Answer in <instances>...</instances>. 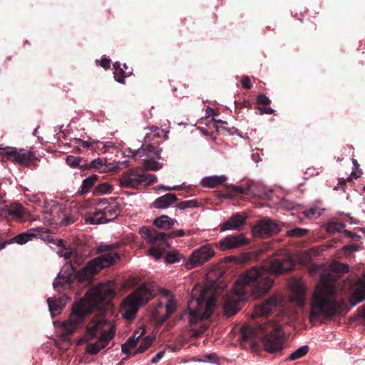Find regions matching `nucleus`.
<instances>
[{
    "label": "nucleus",
    "mask_w": 365,
    "mask_h": 365,
    "mask_svg": "<svg viewBox=\"0 0 365 365\" xmlns=\"http://www.w3.org/2000/svg\"><path fill=\"white\" fill-rule=\"evenodd\" d=\"M241 84L242 87L245 89H250L252 88V83L250 81V78L247 76H243L241 79Z\"/></svg>",
    "instance_id": "obj_53"
},
{
    "label": "nucleus",
    "mask_w": 365,
    "mask_h": 365,
    "mask_svg": "<svg viewBox=\"0 0 365 365\" xmlns=\"http://www.w3.org/2000/svg\"><path fill=\"white\" fill-rule=\"evenodd\" d=\"M153 159L154 158L143 159V165L146 170L157 171L162 168V164Z\"/></svg>",
    "instance_id": "obj_39"
},
{
    "label": "nucleus",
    "mask_w": 365,
    "mask_h": 365,
    "mask_svg": "<svg viewBox=\"0 0 365 365\" xmlns=\"http://www.w3.org/2000/svg\"><path fill=\"white\" fill-rule=\"evenodd\" d=\"M304 213L305 216L309 218L314 217L317 214L319 215V212H318V209L317 207H311L308 210H306L304 211Z\"/></svg>",
    "instance_id": "obj_54"
},
{
    "label": "nucleus",
    "mask_w": 365,
    "mask_h": 365,
    "mask_svg": "<svg viewBox=\"0 0 365 365\" xmlns=\"http://www.w3.org/2000/svg\"><path fill=\"white\" fill-rule=\"evenodd\" d=\"M58 255L61 257H63L66 259H68L72 257L73 252H72V251H71L68 249H64L63 250L59 251Z\"/></svg>",
    "instance_id": "obj_56"
},
{
    "label": "nucleus",
    "mask_w": 365,
    "mask_h": 365,
    "mask_svg": "<svg viewBox=\"0 0 365 365\" xmlns=\"http://www.w3.org/2000/svg\"><path fill=\"white\" fill-rule=\"evenodd\" d=\"M66 163L71 168H79L81 170H85V168L82 167L84 163H82V159L81 158L74 157L73 155H68L66 159Z\"/></svg>",
    "instance_id": "obj_37"
},
{
    "label": "nucleus",
    "mask_w": 365,
    "mask_h": 365,
    "mask_svg": "<svg viewBox=\"0 0 365 365\" xmlns=\"http://www.w3.org/2000/svg\"><path fill=\"white\" fill-rule=\"evenodd\" d=\"M200 206V203L195 200H186L179 202L176 207L179 210H185L186 208H192V207H197Z\"/></svg>",
    "instance_id": "obj_44"
},
{
    "label": "nucleus",
    "mask_w": 365,
    "mask_h": 365,
    "mask_svg": "<svg viewBox=\"0 0 365 365\" xmlns=\"http://www.w3.org/2000/svg\"><path fill=\"white\" fill-rule=\"evenodd\" d=\"M143 175L144 177L143 182H146L147 185H151L157 182V177L155 175H146L143 172Z\"/></svg>",
    "instance_id": "obj_48"
},
{
    "label": "nucleus",
    "mask_w": 365,
    "mask_h": 365,
    "mask_svg": "<svg viewBox=\"0 0 365 365\" xmlns=\"http://www.w3.org/2000/svg\"><path fill=\"white\" fill-rule=\"evenodd\" d=\"M229 189H230L233 195H248L250 192V188L249 187H242L241 186H237L231 185L229 187Z\"/></svg>",
    "instance_id": "obj_46"
},
{
    "label": "nucleus",
    "mask_w": 365,
    "mask_h": 365,
    "mask_svg": "<svg viewBox=\"0 0 365 365\" xmlns=\"http://www.w3.org/2000/svg\"><path fill=\"white\" fill-rule=\"evenodd\" d=\"M93 147H92V150H95L96 152L101 151L102 153H105L106 151V145L103 142H101L97 140H93Z\"/></svg>",
    "instance_id": "obj_49"
},
{
    "label": "nucleus",
    "mask_w": 365,
    "mask_h": 365,
    "mask_svg": "<svg viewBox=\"0 0 365 365\" xmlns=\"http://www.w3.org/2000/svg\"><path fill=\"white\" fill-rule=\"evenodd\" d=\"M162 148H159V145L153 144L143 143L141 147L135 150H129L131 153V157L134 160L140 159L143 157H147L150 158H161L160 153Z\"/></svg>",
    "instance_id": "obj_16"
},
{
    "label": "nucleus",
    "mask_w": 365,
    "mask_h": 365,
    "mask_svg": "<svg viewBox=\"0 0 365 365\" xmlns=\"http://www.w3.org/2000/svg\"><path fill=\"white\" fill-rule=\"evenodd\" d=\"M71 272H68L66 270L61 271L58 276V279H56L53 283V288L57 289L66 284L69 285L71 283Z\"/></svg>",
    "instance_id": "obj_27"
},
{
    "label": "nucleus",
    "mask_w": 365,
    "mask_h": 365,
    "mask_svg": "<svg viewBox=\"0 0 365 365\" xmlns=\"http://www.w3.org/2000/svg\"><path fill=\"white\" fill-rule=\"evenodd\" d=\"M98 179L97 175H93L83 180L81 187V194L84 195L89 192L90 189L95 185Z\"/></svg>",
    "instance_id": "obj_33"
},
{
    "label": "nucleus",
    "mask_w": 365,
    "mask_h": 365,
    "mask_svg": "<svg viewBox=\"0 0 365 365\" xmlns=\"http://www.w3.org/2000/svg\"><path fill=\"white\" fill-rule=\"evenodd\" d=\"M63 243H64L63 240H61V239H60V240H58L57 243H56V245H57L58 247H63Z\"/></svg>",
    "instance_id": "obj_64"
},
{
    "label": "nucleus",
    "mask_w": 365,
    "mask_h": 365,
    "mask_svg": "<svg viewBox=\"0 0 365 365\" xmlns=\"http://www.w3.org/2000/svg\"><path fill=\"white\" fill-rule=\"evenodd\" d=\"M119 245H101L98 247V252H105L100 256L90 260L87 264L79 271H77L76 265L80 262L77 259L71 261L69 266L66 265L64 268L71 269V272L76 274V277L81 282L88 281L93 277L105 267L113 265L117 259H120L118 253L110 252V251L118 248Z\"/></svg>",
    "instance_id": "obj_4"
},
{
    "label": "nucleus",
    "mask_w": 365,
    "mask_h": 365,
    "mask_svg": "<svg viewBox=\"0 0 365 365\" xmlns=\"http://www.w3.org/2000/svg\"><path fill=\"white\" fill-rule=\"evenodd\" d=\"M101 66L106 69H108V68H110V59L106 58H102L101 61Z\"/></svg>",
    "instance_id": "obj_61"
},
{
    "label": "nucleus",
    "mask_w": 365,
    "mask_h": 365,
    "mask_svg": "<svg viewBox=\"0 0 365 365\" xmlns=\"http://www.w3.org/2000/svg\"><path fill=\"white\" fill-rule=\"evenodd\" d=\"M215 306V298L210 297L206 301L205 292H202L199 297L190 302L183 317H187L190 325L193 326L201 320L210 318L213 313Z\"/></svg>",
    "instance_id": "obj_6"
},
{
    "label": "nucleus",
    "mask_w": 365,
    "mask_h": 365,
    "mask_svg": "<svg viewBox=\"0 0 365 365\" xmlns=\"http://www.w3.org/2000/svg\"><path fill=\"white\" fill-rule=\"evenodd\" d=\"M113 190V187L108 182L99 183L94 189V194L96 195H102L110 192Z\"/></svg>",
    "instance_id": "obj_40"
},
{
    "label": "nucleus",
    "mask_w": 365,
    "mask_h": 365,
    "mask_svg": "<svg viewBox=\"0 0 365 365\" xmlns=\"http://www.w3.org/2000/svg\"><path fill=\"white\" fill-rule=\"evenodd\" d=\"M364 300H365V287H360L356 289L349 298V302L351 306H355Z\"/></svg>",
    "instance_id": "obj_32"
},
{
    "label": "nucleus",
    "mask_w": 365,
    "mask_h": 365,
    "mask_svg": "<svg viewBox=\"0 0 365 365\" xmlns=\"http://www.w3.org/2000/svg\"><path fill=\"white\" fill-rule=\"evenodd\" d=\"M349 271L347 264L335 263L330 272H324L320 277V285L314 294L310 313V319L314 317H331L340 314L343 304L336 300L338 279Z\"/></svg>",
    "instance_id": "obj_2"
},
{
    "label": "nucleus",
    "mask_w": 365,
    "mask_h": 365,
    "mask_svg": "<svg viewBox=\"0 0 365 365\" xmlns=\"http://www.w3.org/2000/svg\"><path fill=\"white\" fill-rule=\"evenodd\" d=\"M153 340L149 336H146L143 339V340L140 342V346L138 348L135 350V351L133 354V356L137 354H141L145 351L152 344Z\"/></svg>",
    "instance_id": "obj_41"
},
{
    "label": "nucleus",
    "mask_w": 365,
    "mask_h": 365,
    "mask_svg": "<svg viewBox=\"0 0 365 365\" xmlns=\"http://www.w3.org/2000/svg\"><path fill=\"white\" fill-rule=\"evenodd\" d=\"M141 232L147 242L152 245L151 248L148 250L149 255L155 259L161 258L163 252L168 245L165 233L148 227H143Z\"/></svg>",
    "instance_id": "obj_8"
},
{
    "label": "nucleus",
    "mask_w": 365,
    "mask_h": 365,
    "mask_svg": "<svg viewBox=\"0 0 365 365\" xmlns=\"http://www.w3.org/2000/svg\"><path fill=\"white\" fill-rule=\"evenodd\" d=\"M76 218L73 216H70L66 214L63 218L61 221V224L63 225H68L73 223L76 221Z\"/></svg>",
    "instance_id": "obj_52"
},
{
    "label": "nucleus",
    "mask_w": 365,
    "mask_h": 365,
    "mask_svg": "<svg viewBox=\"0 0 365 365\" xmlns=\"http://www.w3.org/2000/svg\"><path fill=\"white\" fill-rule=\"evenodd\" d=\"M215 255L211 245L206 244L195 250L185 263V267L191 269L209 261Z\"/></svg>",
    "instance_id": "obj_9"
},
{
    "label": "nucleus",
    "mask_w": 365,
    "mask_h": 365,
    "mask_svg": "<svg viewBox=\"0 0 365 365\" xmlns=\"http://www.w3.org/2000/svg\"><path fill=\"white\" fill-rule=\"evenodd\" d=\"M133 349H130V346H128V345L125 343L124 344L122 345V347H121V350H122V352L128 354L130 353V350H132Z\"/></svg>",
    "instance_id": "obj_62"
},
{
    "label": "nucleus",
    "mask_w": 365,
    "mask_h": 365,
    "mask_svg": "<svg viewBox=\"0 0 365 365\" xmlns=\"http://www.w3.org/2000/svg\"><path fill=\"white\" fill-rule=\"evenodd\" d=\"M280 304V299L277 296H272L268 298L264 303L256 305L252 313V319L267 317L273 309L276 308Z\"/></svg>",
    "instance_id": "obj_17"
},
{
    "label": "nucleus",
    "mask_w": 365,
    "mask_h": 365,
    "mask_svg": "<svg viewBox=\"0 0 365 365\" xmlns=\"http://www.w3.org/2000/svg\"><path fill=\"white\" fill-rule=\"evenodd\" d=\"M280 231L278 224L269 218H264L253 227L252 233L255 237L266 238L277 235Z\"/></svg>",
    "instance_id": "obj_11"
},
{
    "label": "nucleus",
    "mask_w": 365,
    "mask_h": 365,
    "mask_svg": "<svg viewBox=\"0 0 365 365\" xmlns=\"http://www.w3.org/2000/svg\"><path fill=\"white\" fill-rule=\"evenodd\" d=\"M148 131L145 133L143 143L159 145L165 137L163 130L156 126L146 128Z\"/></svg>",
    "instance_id": "obj_22"
},
{
    "label": "nucleus",
    "mask_w": 365,
    "mask_h": 365,
    "mask_svg": "<svg viewBox=\"0 0 365 365\" xmlns=\"http://www.w3.org/2000/svg\"><path fill=\"white\" fill-rule=\"evenodd\" d=\"M106 321L103 318L95 317L87 324L83 335L85 341H88L96 338L98 333L106 332L103 328Z\"/></svg>",
    "instance_id": "obj_20"
},
{
    "label": "nucleus",
    "mask_w": 365,
    "mask_h": 365,
    "mask_svg": "<svg viewBox=\"0 0 365 365\" xmlns=\"http://www.w3.org/2000/svg\"><path fill=\"white\" fill-rule=\"evenodd\" d=\"M359 249V246L356 244H350V245H345L344 247H343V250L345 251V252H355L356 250H358Z\"/></svg>",
    "instance_id": "obj_57"
},
{
    "label": "nucleus",
    "mask_w": 365,
    "mask_h": 365,
    "mask_svg": "<svg viewBox=\"0 0 365 365\" xmlns=\"http://www.w3.org/2000/svg\"><path fill=\"white\" fill-rule=\"evenodd\" d=\"M308 346H302L290 354V356L288 358V360L294 361L298 359H300L305 356L308 353Z\"/></svg>",
    "instance_id": "obj_35"
},
{
    "label": "nucleus",
    "mask_w": 365,
    "mask_h": 365,
    "mask_svg": "<svg viewBox=\"0 0 365 365\" xmlns=\"http://www.w3.org/2000/svg\"><path fill=\"white\" fill-rule=\"evenodd\" d=\"M138 341V337L137 339H135L134 336L130 337L128 341H126V344L130 346V349H134Z\"/></svg>",
    "instance_id": "obj_58"
},
{
    "label": "nucleus",
    "mask_w": 365,
    "mask_h": 365,
    "mask_svg": "<svg viewBox=\"0 0 365 365\" xmlns=\"http://www.w3.org/2000/svg\"><path fill=\"white\" fill-rule=\"evenodd\" d=\"M344 228V225L341 222H335L330 223L329 225V230H334L336 232H343V229Z\"/></svg>",
    "instance_id": "obj_50"
},
{
    "label": "nucleus",
    "mask_w": 365,
    "mask_h": 365,
    "mask_svg": "<svg viewBox=\"0 0 365 365\" xmlns=\"http://www.w3.org/2000/svg\"><path fill=\"white\" fill-rule=\"evenodd\" d=\"M308 230L295 227L292 230H289L287 232V235L290 237H301L306 235L308 233Z\"/></svg>",
    "instance_id": "obj_43"
},
{
    "label": "nucleus",
    "mask_w": 365,
    "mask_h": 365,
    "mask_svg": "<svg viewBox=\"0 0 365 365\" xmlns=\"http://www.w3.org/2000/svg\"><path fill=\"white\" fill-rule=\"evenodd\" d=\"M155 190H165V191H171V187H166V186H164V185H159L158 186Z\"/></svg>",
    "instance_id": "obj_63"
},
{
    "label": "nucleus",
    "mask_w": 365,
    "mask_h": 365,
    "mask_svg": "<svg viewBox=\"0 0 365 365\" xmlns=\"http://www.w3.org/2000/svg\"><path fill=\"white\" fill-rule=\"evenodd\" d=\"M74 140L76 143L83 148L92 150V147H93V139L89 138L88 140H83L79 138H75Z\"/></svg>",
    "instance_id": "obj_47"
},
{
    "label": "nucleus",
    "mask_w": 365,
    "mask_h": 365,
    "mask_svg": "<svg viewBox=\"0 0 365 365\" xmlns=\"http://www.w3.org/2000/svg\"><path fill=\"white\" fill-rule=\"evenodd\" d=\"M0 155H3V158H6L7 160L24 165H29L33 157L32 153L29 151H18L16 148H10L9 150L0 148Z\"/></svg>",
    "instance_id": "obj_15"
},
{
    "label": "nucleus",
    "mask_w": 365,
    "mask_h": 365,
    "mask_svg": "<svg viewBox=\"0 0 365 365\" xmlns=\"http://www.w3.org/2000/svg\"><path fill=\"white\" fill-rule=\"evenodd\" d=\"M343 232L345 235V236L349 238H352V239H355V240H359L360 238L359 235H358L357 234L354 233L349 230H344Z\"/></svg>",
    "instance_id": "obj_59"
},
{
    "label": "nucleus",
    "mask_w": 365,
    "mask_h": 365,
    "mask_svg": "<svg viewBox=\"0 0 365 365\" xmlns=\"http://www.w3.org/2000/svg\"><path fill=\"white\" fill-rule=\"evenodd\" d=\"M113 68L115 69L114 73L115 80L120 83H124V78L128 75L125 73L123 68H120V63L119 62H115L113 64Z\"/></svg>",
    "instance_id": "obj_36"
},
{
    "label": "nucleus",
    "mask_w": 365,
    "mask_h": 365,
    "mask_svg": "<svg viewBox=\"0 0 365 365\" xmlns=\"http://www.w3.org/2000/svg\"><path fill=\"white\" fill-rule=\"evenodd\" d=\"M166 240L168 238H175L176 237H184L185 235V232L183 230H174L170 232V233L165 234Z\"/></svg>",
    "instance_id": "obj_51"
},
{
    "label": "nucleus",
    "mask_w": 365,
    "mask_h": 365,
    "mask_svg": "<svg viewBox=\"0 0 365 365\" xmlns=\"http://www.w3.org/2000/svg\"><path fill=\"white\" fill-rule=\"evenodd\" d=\"M91 312L90 306L84 301L81 300L73 304L72 312L68 319L63 323L62 333L61 339L63 341H69L71 336L75 331L84 322L86 315Z\"/></svg>",
    "instance_id": "obj_7"
},
{
    "label": "nucleus",
    "mask_w": 365,
    "mask_h": 365,
    "mask_svg": "<svg viewBox=\"0 0 365 365\" xmlns=\"http://www.w3.org/2000/svg\"><path fill=\"white\" fill-rule=\"evenodd\" d=\"M295 262L292 258L274 259L269 262V270L275 274H281L292 270Z\"/></svg>",
    "instance_id": "obj_21"
},
{
    "label": "nucleus",
    "mask_w": 365,
    "mask_h": 365,
    "mask_svg": "<svg viewBox=\"0 0 365 365\" xmlns=\"http://www.w3.org/2000/svg\"><path fill=\"white\" fill-rule=\"evenodd\" d=\"M227 180V177L222 176H210L202 179V185L207 187H215L222 185Z\"/></svg>",
    "instance_id": "obj_30"
},
{
    "label": "nucleus",
    "mask_w": 365,
    "mask_h": 365,
    "mask_svg": "<svg viewBox=\"0 0 365 365\" xmlns=\"http://www.w3.org/2000/svg\"><path fill=\"white\" fill-rule=\"evenodd\" d=\"M270 99L267 97L264 94H259L257 97V103L259 105L257 108L259 110L260 114H273L274 113V110L269 107H262L260 106H267L270 104Z\"/></svg>",
    "instance_id": "obj_26"
},
{
    "label": "nucleus",
    "mask_w": 365,
    "mask_h": 365,
    "mask_svg": "<svg viewBox=\"0 0 365 365\" xmlns=\"http://www.w3.org/2000/svg\"><path fill=\"white\" fill-rule=\"evenodd\" d=\"M182 255L175 251L169 252L165 256V262L168 264H173L180 262Z\"/></svg>",
    "instance_id": "obj_42"
},
{
    "label": "nucleus",
    "mask_w": 365,
    "mask_h": 365,
    "mask_svg": "<svg viewBox=\"0 0 365 365\" xmlns=\"http://www.w3.org/2000/svg\"><path fill=\"white\" fill-rule=\"evenodd\" d=\"M115 334V327L110 326L107 332L101 333L100 337L95 343H88L86 345V351L90 354L96 355L109 344L114 338Z\"/></svg>",
    "instance_id": "obj_14"
},
{
    "label": "nucleus",
    "mask_w": 365,
    "mask_h": 365,
    "mask_svg": "<svg viewBox=\"0 0 365 365\" xmlns=\"http://www.w3.org/2000/svg\"><path fill=\"white\" fill-rule=\"evenodd\" d=\"M250 241L245 237L244 234L228 235L218 242L216 247L220 251L226 252L230 250L237 249L249 245Z\"/></svg>",
    "instance_id": "obj_12"
},
{
    "label": "nucleus",
    "mask_w": 365,
    "mask_h": 365,
    "mask_svg": "<svg viewBox=\"0 0 365 365\" xmlns=\"http://www.w3.org/2000/svg\"><path fill=\"white\" fill-rule=\"evenodd\" d=\"M237 108H251V103L249 100H244L242 102H235Z\"/></svg>",
    "instance_id": "obj_55"
},
{
    "label": "nucleus",
    "mask_w": 365,
    "mask_h": 365,
    "mask_svg": "<svg viewBox=\"0 0 365 365\" xmlns=\"http://www.w3.org/2000/svg\"><path fill=\"white\" fill-rule=\"evenodd\" d=\"M85 220L86 222L91 225H98L106 222V220L104 219L103 213H102L101 209L93 213L86 215Z\"/></svg>",
    "instance_id": "obj_29"
},
{
    "label": "nucleus",
    "mask_w": 365,
    "mask_h": 365,
    "mask_svg": "<svg viewBox=\"0 0 365 365\" xmlns=\"http://www.w3.org/2000/svg\"><path fill=\"white\" fill-rule=\"evenodd\" d=\"M165 351H159L151 360L153 364L158 363L164 356Z\"/></svg>",
    "instance_id": "obj_60"
},
{
    "label": "nucleus",
    "mask_w": 365,
    "mask_h": 365,
    "mask_svg": "<svg viewBox=\"0 0 365 365\" xmlns=\"http://www.w3.org/2000/svg\"><path fill=\"white\" fill-rule=\"evenodd\" d=\"M177 196L173 193H168L158 197L153 203V207L157 209H165L178 201Z\"/></svg>",
    "instance_id": "obj_23"
},
{
    "label": "nucleus",
    "mask_w": 365,
    "mask_h": 365,
    "mask_svg": "<svg viewBox=\"0 0 365 365\" xmlns=\"http://www.w3.org/2000/svg\"><path fill=\"white\" fill-rule=\"evenodd\" d=\"M241 336L242 344L249 342L251 346H254L256 339H260L267 352L273 354L283 349L284 332L279 324L272 321L244 324L241 328Z\"/></svg>",
    "instance_id": "obj_3"
},
{
    "label": "nucleus",
    "mask_w": 365,
    "mask_h": 365,
    "mask_svg": "<svg viewBox=\"0 0 365 365\" xmlns=\"http://www.w3.org/2000/svg\"><path fill=\"white\" fill-rule=\"evenodd\" d=\"M247 215L245 213L237 212L232 215L223 224L221 225L220 230H237L241 231L247 223Z\"/></svg>",
    "instance_id": "obj_19"
},
{
    "label": "nucleus",
    "mask_w": 365,
    "mask_h": 365,
    "mask_svg": "<svg viewBox=\"0 0 365 365\" xmlns=\"http://www.w3.org/2000/svg\"><path fill=\"white\" fill-rule=\"evenodd\" d=\"M106 159L98 158L89 163H84V165H82V167L85 168V170H94L105 171L106 170Z\"/></svg>",
    "instance_id": "obj_28"
},
{
    "label": "nucleus",
    "mask_w": 365,
    "mask_h": 365,
    "mask_svg": "<svg viewBox=\"0 0 365 365\" xmlns=\"http://www.w3.org/2000/svg\"><path fill=\"white\" fill-rule=\"evenodd\" d=\"M175 309L176 305L174 302V300L173 299H169L165 305L166 314L162 317L161 323L165 322L170 317V315L175 312Z\"/></svg>",
    "instance_id": "obj_38"
},
{
    "label": "nucleus",
    "mask_w": 365,
    "mask_h": 365,
    "mask_svg": "<svg viewBox=\"0 0 365 365\" xmlns=\"http://www.w3.org/2000/svg\"><path fill=\"white\" fill-rule=\"evenodd\" d=\"M177 222L175 219H172L168 215H163L153 220V225L160 229H170Z\"/></svg>",
    "instance_id": "obj_25"
},
{
    "label": "nucleus",
    "mask_w": 365,
    "mask_h": 365,
    "mask_svg": "<svg viewBox=\"0 0 365 365\" xmlns=\"http://www.w3.org/2000/svg\"><path fill=\"white\" fill-rule=\"evenodd\" d=\"M90 299L94 303L103 302L106 299H112L115 297V292L113 289L108 288L107 286L100 284L92 288L88 293Z\"/></svg>",
    "instance_id": "obj_18"
},
{
    "label": "nucleus",
    "mask_w": 365,
    "mask_h": 365,
    "mask_svg": "<svg viewBox=\"0 0 365 365\" xmlns=\"http://www.w3.org/2000/svg\"><path fill=\"white\" fill-rule=\"evenodd\" d=\"M362 174V172L361 170H359L358 172L353 171L351 173V175L349 178H348L346 180H344L343 178L339 179V183L336 187H334L335 190H339V188H343V187L346 185V182L350 181L351 178H357L361 176Z\"/></svg>",
    "instance_id": "obj_45"
},
{
    "label": "nucleus",
    "mask_w": 365,
    "mask_h": 365,
    "mask_svg": "<svg viewBox=\"0 0 365 365\" xmlns=\"http://www.w3.org/2000/svg\"><path fill=\"white\" fill-rule=\"evenodd\" d=\"M273 285V280L261 269L253 267L241 274L234 284L232 291L226 297L225 314L232 317L242 308L250 297L257 299L265 295Z\"/></svg>",
    "instance_id": "obj_1"
},
{
    "label": "nucleus",
    "mask_w": 365,
    "mask_h": 365,
    "mask_svg": "<svg viewBox=\"0 0 365 365\" xmlns=\"http://www.w3.org/2000/svg\"><path fill=\"white\" fill-rule=\"evenodd\" d=\"M49 311L52 315H55L62 310L61 302L59 299L49 297L47 299Z\"/></svg>",
    "instance_id": "obj_34"
},
{
    "label": "nucleus",
    "mask_w": 365,
    "mask_h": 365,
    "mask_svg": "<svg viewBox=\"0 0 365 365\" xmlns=\"http://www.w3.org/2000/svg\"><path fill=\"white\" fill-rule=\"evenodd\" d=\"M46 232L44 231L43 227H36L29 230L27 232L20 233L15 237L11 238L9 240H3L2 243H6V246L9 244L16 243L19 245H24L27 242L32 240L34 238L40 237L43 240H47L48 242L53 241V237L48 235H46V237H43V235Z\"/></svg>",
    "instance_id": "obj_10"
},
{
    "label": "nucleus",
    "mask_w": 365,
    "mask_h": 365,
    "mask_svg": "<svg viewBox=\"0 0 365 365\" xmlns=\"http://www.w3.org/2000/svg\"><path fill=\"white\" fill-rule=\"evenodd\" d=\"M155 295V290L153 282L140 284L124 299L121 307L122 315L128 320L133 319L139 308L151 300Z\"/></svg>",
    "instance_id": "obj_5"
},
{
    "label": "nucleus",
    "mask_w": 365,
    "mask_h": 365,
    "mask_svg": "<svg viewBox=\"0 0 365 365\" xmlns=\"http://www.w3.org/2000/svg\"><path fill=\"white\" fill-rule=\"evenodd\" d=\"M103 203V205H106V206L101 210L102 213H103L104 219L106 220V222L115 219L119 215L120 210L117 203H108L107 202H104Z\"/></svg>",
    "instance_id": "obj_24"
},
{
    "label": "nucleus",
    "mask_w": 365,
    "mask_h": 365,
    "mask_svg": "<svg viewBox=\"0 0 365 365\" xmlns=\"http://www.w3.org/2000/svg\"><path fill=\"white\" fill-rule=\"evenodd\" d=\"M143 171L132 169L124 172L120 178V185L125 188H138L143 183Z\"/></svg>",
    "instance_id": "obj_13"
},
{
    "label": "nucleus",
    "mask_w": 365,
    "mask_h": 365,
    "mask_svg": "<svg viewBox=\"0 0 365 365\" xmlns=\"http://www.w3.org/2000/svg\"><path fill=\"white\" fill-rule=\"evenodd\" d=\"M9 214L19 220H24L26 216V209L19 203L12 204L9 209Z\"/></svg>",
    "instance_id": "obj_31"
}]
</instances>
